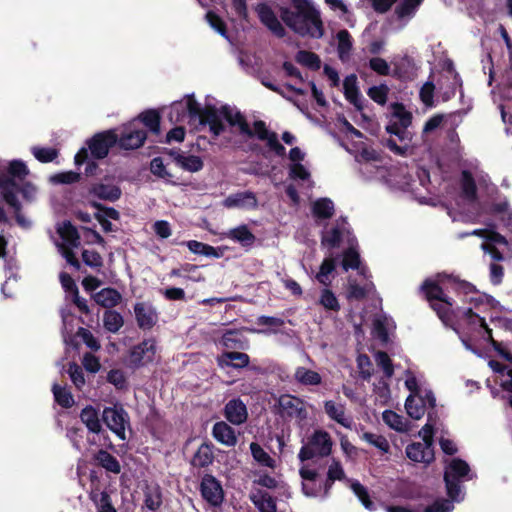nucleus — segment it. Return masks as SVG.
Instances as JSON below:
<instances>
[{"instance_id":"nucleus-1","label":"nucleus","mask_w":512,"mask_h":512,"mask_svg":"<svg viewBox=\"0 0 512 512\" xmlns=\"http://www.w3.org/2000/svg\"><path fill=\"white\" fill-rule=\"evenodd\" d=\"M293 10L282 7L280 15L283 22L301 36L321 38L323 25L320 13L308 0H292Z\"/></svg>"},{"instance_id":"nucleus-2","label":"nucleus","mask_w":512,"mask_h":512,"mask_svg":"<svg viewBox=\"0 0 512 512\" xmlns=\"http://www.w3.org/2000/svg\"><path fill=\"white\" fill-rule=\"evenodd\" d=\"M168 118L172 123H181L185 120H198L200 124H208L209 130L215 137L224 132L225 126L215 111L202 109L194 99L193 94L173 102L169 107Z\"/></svg>"},{"instance_id":"nucleus-3","label":"nucleus","mask_w":512,"mask_h":512,"mask_svg":"<svg viewBox=\"0 0 512 512\" xmlns=\"http://www.w3.org/2000/svg\"><path fill=\"white\" fill-rule=\"evenodd\" d=\"M28 172L27 166L20 160H13L8 164L0 160V186L7 184L10 191L21 192L24 200L32 202L36 198V187L30 183H22Z\"/></svg>"},{"instance_id":"nucleus-4","label":"nucleus","mask_w":512,"mask_h":512,"mask_svg":"<svg viewBox=\"0 0 512 512\" xmlns=\"http://www.w3.org/2000/svg\"><path fill=\"white\" fill-rule=\"evenodd\" d=\"M474 478L469 464L460 459L452 458L445 461L444 481L447 494L452 501L463 500L462 483Z\"/></svg>"},{"instance_id":"nucleus-5","label":"nucleus","mask_w":512,"mask_h":512,"mask_svg":"<svg viewBox=\"0 0 512 512\" xmlns=\"http://www.w3.org/2000/svg\"><path fill=\"white\" fill-rule=\"evenodd\" d=\"M336 480L346 481L363 506L369 511L375 510V504L370 500L367 489L359 481L346 478L341 463L336 459H332L328 466L327 477L325 479L327 487L330 490Z\"/></svg>"},{"instance_id":"nucleus-6","label":"nucleus","mask_w":512,"mask_h":512,"mask_svg":"<svg viewBox=\"0 0 512 512\" xmlns=\"http://www.w3.org/2000/svg\"><path fill=\"white\" fill-rule=\"evenodd\" d=\"M421 289L424 291L431 308L436 312L443 323H451L453 316L450 310L453 308V301L445 295L442 288L431 280H426Z\"/></svg>"},{"instance_id":"nucleus-7","label":"nucleus","mask_w":512,"mask_h":512,"mask_svg":"<svg viewBox=\"0 0 512 512\" xmlns=\"http://www.w3.org/2000/svg\"><path fill=\"white\" fill-rule=\"evenodd\" d=\"M332 446L333 441L328 432L321 429L315 430L302 445L298 459L304 462L314 457H327L331 454Z\"/></svg>"},{"instance_id":"nucleus-8","label":"nucleus","mask_w":512,"mask_h":512,"mask_svg":"<svg viewBox=\"0 0 512 512\" xmlns=\"http://www.w3.org/2000/svg\"><path fill=\"white\" fill-rule=\"evenodd\" d=\"M450 313L452 314L451 316H453V320L451 323L443 324L451 327L456 333L459 334L460 329H466L469 331L484 329L488 334V337H491V330L487 326L485 319L473 312L472 308H452Z\"/></svg>"},{"instance_id":"nucleus-9","label":"nucleus","mask_w":512,"mask_h":512,"mask_svg":"<svg viewBox=\"0 0 512 512\" xmlns=\"http://www.w3.org/2000/svg\"><path fill=\"white\" fill-rule=\"evenodd\" d=\"M299 475L301 477L302 492L306 497L320 499L328 497L330 489L315 469L303 465L299 469Z\"/></svg>"},{"instance_id":"nucleus-10","label":"nucleus","mask_w":512,"mask_h":512,"mask_svg":"<svg viewBox=\"0 0 512 512\" xmlns=\"http://www.w3.org/2000/svg\"><path fill=\"white\" fill-rule=\"evenodd\" d=\"M102 420L120 440L127 439L126 430L130 428V417L121 405L105 407L102 412Z\"/></svg>"},{"instance_id":"nucleus-11","label":"nucleus","mask_w":512,"mask_h":512,"mask_svg":"<svg viewBox=\"0 0 512 512\" xmlns=\"http://www.w3.org/2000/svg\"><path fill=\"white\" fill-rule=\"evenodd\" d=\"M57 232L62 239V243L58 244L60 253L71 266L79 269L80 263L71 250L80 244L76 228L70 222L65 221L58 226Z\"/></svg>"},{"instance_id":"nucleus-12","label":"nucleus","mask_w":512,"mask_h":512,"mask_svg":"<svg viewBox=\"0 0 512 512\" xmlns=\"http://www.w3.org/2000/svg\"><path fill=\"white\" fill-rule=\"evenodd\" d=\"M278 408L281 417L295 420L302 425L308 417V404L299 397L285 394L278 399Z\"/></svg>"},{"instance_id":"nucleus-13","label":"nucleus","mask_w":512,"mask_h":512,"mask_svg":"<svg viewBox=\"0 0 512 512\" xmlns=\"http://www.w3.org/2000/svg\"><path fill=\"white\" fill-rule=\"evenodd\" d=\"M412 122V114L401 104L394 107L391 116V122L387 125L386 130L389 134L395 135L400 141L411 140L410 133L407 128Z\"/></svg>"},{"instance_id":"nucleus-14","label":"nucleus","mask_w":512,"mask_h":512,"mask_svg":"<svg viewBox=\"0 0 512 512\" xmlns=\"http://www.w3.org/2000/svg\"><path fill=\"white\" fill-rule=\"evenodd\" d=\"M157 346L153 339H146L134 346L128 356L127 365L139 368L153 362L156 358Z\"/></svg>"},{"instance_id":"nucleus-15","label":"nucleus","mask_w":512,"mask_h":512,"mask_svg":"<svg viewBox=\"0 0 512 512\" xmlns=\"http://www.w3.org/2000/svg\"><path fill=\"white\" fill-rule=\"evenodd\" d=\"M361 157L362 160L359 161V170L367 179H385L386 181H390L389 179H386L387 174L392 176L396 171V168H392L388 171L383 165H381L380 161L372 157V153L368 151H364Z\"/></svg>"},{"instance_id":"nucleus-16","label":"nucleus","mask_w":512,"mask_h":512,"mask_svg":"<svg viewBox=\"0 0 512 512\" xmlns=\"http://www.w3.org/2000/svg\"><path fill=\"white\" fill-rule=\"evenodd\" d=\"M146 132L140 127V123L133 120L125 125L121 136L117 137L119 146L125 150L137 149L144 143Z\"/></svg>"},{"instance_id":"nucleus-17","label":"nucleus","mask_w":512,"mask_h":512,"mask_svg":"<svg viewBox=\"0 0 512 512\" xmlns=\"http://www.w3.org/2000/svg\"><path fill=\"white\" fill-rule=\"evenodd\" d=\"M117 143V134L112 131H105L96 134L88 141L91 156L95 159H102L107 156L109 149Z\"/></svg>"},{"instance_id":"nucleus-18","label":"nucleus","mask_w":512,"mask_h":512,"mask_svg":"<svg viewBox=\"0 0 512 512\" xmlns=\"http://www.w3.org/2000/svg\"><path fill=\"white\" fill-rule=\"evenodd\" d=\"M353 238L354 237L350 234L346 219L340 218L336 221L334 227L322 234L321 244L328 248H335L338 247L344 239L348 241Z\"/></svg>"},{"instance_id":"nucleus-19","label":"nucleus","mask_w":512,"mask_h":512,"mask_svg":"<svg viewBox=\"0 0 512 512\" xmlns=\"http://www.w3.org/2000/svg\"><path fill=\"white\" fill-rule=\"evenodd\" d=\"M220 115L231 127L237 128L239 134L243 137L251 138L254 135L245 117L236 108L222 106L220 109Z\"/></svg>"},{"instance_id":"nucleus-20","label":"nucleus","mask_w":512,"mask_h":512,"mask_svg":"<svg viewBox=\"0 0 512 512\" xmlns=\"http://www.w3.org/2000/svg\"><path fill=\"white\" fill-rule=\"evenodd\" d=\"M261 23L269 29L275 36L282 38L285 36V28L278 20L276 14L265 3H260L255 8Z\"/></svg>"},{"instance_id":"nucleus-21","label":"nucleus","mask_w":512,"mask_h":512,"mask_svg":"<svg viewBox=\"0 0 512 512\" xmlns=\"http://www.w3.org/2000/svg\"><path fill=\"white\" fill-rule=\"evenodd\" d=\"M201 495L211 505L218 506L222 503L224 495L219 481L211 475H205L201 481Z\"/></svg>"},{"instance_id":"nucleus-22","label":"nucleus","mask_w":512,"mask_h":512,"mask_svg":"<svg viewBox=\"0 0 512 512\" xmlns=\"http://www.w3.org/2000/svg\"><path fill=\"white\" fill-rule=\"evenodd\" d=\"M223 206L228 209L238 208L251 210L258 207V200L255 193L242 191L227 196L223 201Z\"/></svg>"},{"instance_id":"nucleus-23","label":"nucleus","mask_w":512,"mask_h":512,"mask_svg":"<svg viewBox=\"0 0 512 512\" xmlns=\"http://www.w3.org/2000/svg\"><path fill=\"white\" fill-rule=\"evenodd\" d=\"M137 324L141 329H151L158 320V313L152 304L139 302L134 306Z\"/></svg>"},{"instance_id":"nucleus-24","label":"nucleus","mask_w":512,"mask_h":512,"mask_svg":"<svg viewBox=\"0 0 512 512\" xmlns=\"http://www.w3.org/2000/svg\"><path fill=\"white\" fill-rule=\"evenodd\" d=\"M224 416L231 424L241 425L248 418L247 407L241 399H232L224 407Z\"/></svg>"},{"instance_id":"nucleus-25","label":"nucleus","mask_w":512,"mask_h":512,"mask_svg":"<svg viewBox=\"0 0 512 512\" xmlns=\"http://www.w3.org/2000/svg\"><path fill=\"white\" fill-rule=\"evenodd\" d=\"M407 457L418 463H430L434 459L433 448L431 443L416 442L406 447Z\"/></svg>"},{"instance_id":"nucleus-26","label":"nucleus","mask_w":512,"mask_h":512,"mask_svg":"<svg viewBox=\"0 0 512 512\" xmlns=\"http://www.w3.org/2000/svg\"><path fill=\"white\" fill-rule=\"evenodd\" d=\"M10 186L7 185V184H2L0 186V194L3 198V200L11 207L13 208L14 212H15V217H16V221L17 223L24 227V228H28L30 227L31 225V222L30 220L26 219L21 213H20V210H21V204L17 198V195L20 193V192H13V191H10Z\"/></svg>"},{"instance_id":"nucleus-27","label":"nucleus","mask_w":512,"mask_h":512,"mask_svg":"<svg viewBox=\"0 0 512 512\" xmlns=\"http://www.w3.org/2000/svg\"><path fill=\"white\" fill-rule=\"evenodd\" d=\"M212 435L216 441L227 447H233L237 444L235 430L224 421L216 422L213 425Z\"/></svg>"},{"instance_id":"nucleus-28","label":"nucleus","mask_w":512,"mask_h":512,"mask_svg":"<svg viewBox=\"0 0 512 512\" xmlns=\"http://www.w3.org/2000/svg\"><path fill=\"white\" fill-rule=\"evenodd\" d=\"M170 155L177 166L188 172H198L203 168V161L199 156L185 155L174 150L170 152Z\"/></svg>"},{"instance_id":"nucleus-29","label":"nucleus","mask_w":512,"mask_h":512,"mask_svg":"<svg viewBox=\"0 0 512 512\" xmlns=\"http://www.w3.org/2000/svg\"><path fill=\"white\" fill-rule=\"evenodd\" d=\"M348 249L344 252L342 267L345 271L348 269H359L360 273L366 277V269L364 267H360V256L356 249L357 243L355 238L349 239Z\"/></svg>"},{"instance_id":"nucleus-30","label":"nucleus","mask_w":512,"mask_h":512,"mask_svg":"<svg viewBox=\"0 0 512 512\" xmlns=\"http://www.w3.org/2000/svg\"><path fill=\"white\" fill-rule=\"evenodd\" d=\"M324 409L326 414L334 421L339 423L345 428H351L352 420L345 414V406L343 404H337L334 401H326L324 403Z\"/></svg>"},{"instance_id":"nucleus-31","label":"nucleus","mask_w":512,"mask_h":512,"mask_svg":"<svg viewBox=\"0 0 512 512\" xmlns=\"http://www.w3.org/2000/svg\"><path fill=\"white\" fill-rule=\"evenodd\" d=\"M93 299L104 308H113L121 302L122 295L114 288H103L93 295Z\"/></svg>"},{"instance_id":"nucleus-32","label":"nucleus","mask_w":512,"mask_h":512,"mask_svg":"<svg viewBox=\"0 0 512 512\" xmlns=\"http://www.w3.org/2000/svg\"><path fill=\"white\" fill-rule=\"evenodd\" d=\"M392 63L394 66V74L401 79H409L416 73L417 67L413 59L409 56L395 59Z\"/></svg>"},{"instance_id":"nucleus-33","label":"nucleus","mask_w":512,"mask_h":512,"mask_svg":"<svg viewBox=\"0 0 512 512\" xmlns=\"http://www.w3.org/2000/svg\"><path fill=\"white\" fill-rule=\"evenodd\" d=\"M295 381L303 386H317L322 382L321 375L306 367L299 366L294 372Z\"/></svg>"},{"instance_id":"nucleus-34","label":"nucleus","mask_w":512,"mask_h":512,"mask_svg":"<svg viewBox=\"0 0 512 512\" xmlns=\"http://www.w3.org/2000/svg\"><path fill=\"white\" fill-rule=\"evenodd\" d=\"M250 499L260 512H275L276 503L265 491L256 490L251 493Z\"/></svg>"},{"instance_id":"nucleus-35","label":"nucleus","mask_w":512,"mask_h":512,"mask_svg":"<svg viewBox=\"0 0 512 512\" xmlns=\"http://www.w3.org/2000/svg\"><path fill=\"white\" fill-rule=\"evenodd\" d=\"M80 419L92 433H99L102 429L98 411L92 406H86L80 413Z\"/></svg>"},{"instance_id":"nucleus-36","label":"nucleus","mask_w":512,"mask_h":512,"mask_svg":"<svg viewBox=\"0 0 512 512\" xmlns=\"http://www.w3.org/2000/svg\"><path fill=\"white\" fill-rule=\"evenodd\" d=\"M344 95L346 99L358 109L361 108V98L357 87V77L352 74L347 76L343 82Z\"/></svg>"},{"instance_id":"nucleus-37","label":"nucleus","mask_w":512,"mask_h":512,"mask_svg":"<svg viewBox=\"0 0 512 512\" xmlns=\"http://www.w3.org/2000/svg\"><path fill=\"white\" fill-rule=\"evenodd\" d=\"M227 237L235 242L240 243L243 247H251L256 239L246 225H241L231 229L227 233Z\"/></svg>"},{"instance_id":"nucleus-38","label":"nucleus","mask_w":512,"mask_h":512,"mask_svg":"<svg viewBox=\"0 0 512 512\" xmlns=\"http://www.w3.org/2000/svg\"><path fill=\"white\" fill-rule=\"evenodd\" d=\"M214 459V454L212 450V445L208 443H203L200 445V447L197 449L196 453L194 454L191 464L194 467L203 468L209 466Z\"/></svg>"},{"instance_id":"nucleus-39","label":"nucleus","mask_w":512,"mask_h":512,"mask_svg":"<svg viewBox=\"0 0 512 512\" xmlns=\"http://www.w3.org/2000/svg\"><path fill=\"white\" fill-rule=\"evenodd\" d=\"M312 213L316 219H329L334 214V203L329 198H320L313 202Z\"/></svg>"},{"instance_id":"nucleus-40","label":"nucleus","mask_w":512,"mask_h":512,"mask_svg":"<svg viewBox=\"0 0 512 512\" xmlns=\"http://www.w3.org/2000/svg\"><path fill=\"white\" fill-rule=\"evenodd\" d=\"M336 37H337V41H338L337 52H338L339 59L342 62H346L350 58L352 45H353L351 35L349 34V32L347 30H340L337 33Z\"/></svg>"},{"instance_id":"nucleus-41","label":"nucleus","mask_w":512,"mask_h":512,"mask_svg":"<svg viewBox=\"0 0 512 512\" xmlns=\"http://www.w3.org/2000/svg\"><path fill=\"white\" fill-rule=\"evenodd\" d=\"M375 287L372 282H366L363 286L356 283L354 280H349L347 289V298L349 300H362L368 294L374 291Z\"/></svg>"},{"instance_id":"nucleus-42","label":"nucleus","mask_w":512,"mask_h":512,"mask_svg":"<svg viewBox=\"0 0 512 512\" xmlns=\"http://www.w3.org/2000/svg\"><path fill=\"white\" fill-rule=\"evenodd\" d=\"M162 505V493L158 486H148L144 491V507L156 511Z\"/></svg>"},{"instance_id":"nucleus-43","label":"nucleus","mask_w":512,"mask_h":512,"mask_svg":"<svg viewBox=\"0 0 512 512\" xmlns=\"http://www.w3.org/2000/svg\"><path fill=\"white\" fill-rule=\"evenodd\" d=\"M187 248L194 254L203 255L211 258L221 257V253L213 246L199 242L196 240H189L185 242Z\"/></svg>"},{"instance_id":"nucleus-44","label":"nucleus","mask_w":512,"mask_h":512,"mask_svg":"<svg viewBox=\"0 0 512 512\" xmlns=\"http://www.w3.org/2000/svg\"><path fill=\"white\" fill-rule=\"evenodd\" d=\"M91 192L100 199L115 201L121 195L120 189L115 185L97 184L92 187Z\"/></svg>"},{"instance_id":"nucleus-45","label":"nucleus","mask_w":512,"mask_h":512,"mask_svg":"<svg viewBox=\"0 0 512 512\" xmlns=\"http://www.w3.org/2000/svg\"><path fill=\"white\" fill-rule=\"evenodd\" d=\"M462 197L468 202H474L477 198L475 181L468 171H463L461 175Z\"/></svg>"},{"instance_id":"nucleus-46","label":"nucleus","mask_w":512,"mask_h":512,"mask_svg":"<svg viewBox=\"0 0 512 512\" xmlns=\"http://www.w3.org/2000/svg\"><path fill=\"white\" fill-rule=\"evenodd\" d=\"M141 125H144L150 132L159 134L160 132V117L154 110H148L141 113L138 119H135Z\"/></svg>"},{"instance_id":"nucleus-47","label":"nucleus","mask_w":512,"mask_h":512,"mask_svg":"<svg viewBox=\"0 0 512 512\" xmlns=\"http://www.w3.org/2000/svg\"><path fill=\"white\" fill-rule=\"evenodd\" d=\"M405 409L408 415L413 419H420L425 413V404L422 396L410 395L405 402Z\"/></svg>"},{"instance_id":"nucleus-48","label":"nucleus","mask_w":512,"mask_h":512,"mask_svg":"<svg viewBox=\"0 0 512 512\" xmlns=\"http://www.w3.org/2000/svg\"><path fill=\"white\" fill-rule=\"evenodd\" d=\"M250 451L254 460L264 467L274 469L276 461L258 443L250 444Z\"/></svg>"},{"instance_id":"nucleus-49","label":"nucleus","mask_w":512,"mask_h":512,"mask_svg":"<svg viewBox=\"0 0 512 512\" xmlns=\"http://www.w3.org/2000/svg\"><path fill=\"white\" fill-rule=\"evenodd\" d=\"M423 0H401L395 9V13L399 19L412 18Z\"/></svg>"},{"instance_id":"nucleus-50","label":"nucleus","mask_w":512,"mask_h":512,"mask_svg":"<svg viewBox=\"0 0 512 512\" xmlns=\"http://www.w3.org/2000/svg\"><path fill=\"white\" fill-rule=\"evenodd\" d=\"M335 270V259L332 255L326 257L321 266L319 272L316 274V279L323 285L328 286L331 283L330 275Z\"/></svg>"},{"instance_id":"nucleus-51","label":"nucleus","mask_w":512,"mask_h":512,"mask_svg":"<svg viewBox=\"0 0 512 512\" xmlns=\"http://www.w3.org/2000/svg\"><path fill=\"white\" fill-rule=\"evenodd\" d=\"M123 317L114 310H107L103 315V324L109 332L116 333L123 326Z\"/></svg>"},{"instance_id":"nucleus-52","label":"nucleus","mask_w":512,"mask_h":512,"mask_svg":"<svg viewBox=\"0 0 512 512\" xmlns=\"http://www.w3.org/2000/svg\"><path fill=\"white\" fill-rule=\"evenodd\" d=\"M98 463L107 471L118 474L121 470L118 460L105 450H100L96 455Z\"/></svg>"},{"instance_id":"nucleus-53","label":"nucleus","mask_w":512,"mask_h":512,"mask_svg":"<svg viewBox=\"0 0 512 512\" xmlns=\"http://www.w3.org/2000/svg\"><path fill=\"white\" fill-rule=\"evenodd\" d=\"M221 362L234 368H244L249 364V356L241 352H227L223 355Z\"/></svg>"},{"instance_id":"nucleus-54","label":"nucleus","mask_w":512,"mask_h":512,"mask_svg":"<svg viewBox=\"0 0 512 512\" xmlns=\"http://www.w3.org/2000/svg\"><path fill=\"white\" fill-rule=\"evenodd\" d=\"M55 401L64 408H70L74 404V398L68 389L64 386L54 384L52 387Z\"/></svg>"},{"instance_id":"nucleus-55","label":"nucleus","mask_w":512,"mask_h":512,"mask_svg":"<svg viewBox=\"0 0 512 512\" xmlns=\"http://www.w3.org/2000/svg\"><path fill=\"white\" fill-rule=\"evenodd\" d=\"M362 440L379 449L382 453H388L390 444L388 440L379 434L364 432L361 436Z\"/></svg>"},{"instance_id":"nucleus-56","label":"nucleus","mask_w":512,"mask_h":512,"mask_svg":"<svg viewBox=\"0 0 512 512\" xmlns=\"http://www.w3.org/2000/svg\"><path fill=\"white\" fill-rule=\"evenodd\" d=\"M318 302L326 310H331L335 312L340 310V304L336 295L327 288L321 290Z\"/></svg>"},{"instance_id":"nucleus-57","label":"nucleus","mask_w":512,"mask_h":512,"mask_svg":"<svg viewBox=\"0 0 512 512\" xmlns=\"http://www.w3.org/2000/svg\"><path fill=\"white\" fill-rule=\"evenodd\" d=\"M383 421L390 428L403 432L406 430V423L402 416L398 415L396 412L391 410H386L382 414Z\"/></svg>"},{"instance_id":"nucleus-58","label":"nucleus","mask_w":512,"mask_h":512,"mask_svg":"<svg viewBox=\"0 0 512 512\" xmlns=\"http://www.w3.org/2000/svg\"><path fill=\"white\" fill-rule=\"evenodd\" d=\"M296 61L310 69L320 68L319 57L315 53L309 51H299L296 54Z\"/></svg>"},{"instance_id":"nucleus-59","label":"nucleus","mask_w":512,"mask_h":512,"mask_svg":"<svg viewBox=\"0 0 512 512\" xmlns=\"http://www.w3.org/2000/svg\"><path fill=\"white\" fill-rule=\"evenodd\" d=\"M375 361L379 367L383 369V372L387 378H391L394 369L390 357L386 352L378 351L375 354Z\"/></svg>"},{"instance_id":"nucleus-60","label":"nucleus","mask_w":512,"mask_h":512,"mask_svg":"<svg viewBox=\"0 0 512 512\" xmlns=\"http://www.w3.org/2000/svg\"><path fill=\"white\" fill-rule=\"evenodd\" d=\"M357 367L362 379H370L373 373V368L370 358L367 355L361 354L357 357Z\"/></svg>"},{"instance_id":"nucleus-61","label":"nucleus","mask_w":512,"mask_h":512,"mask_svg":"<svg viewBox=\"0 0 512 512\" xmlns=\"http://www.w3.org/2000/svg\"><path fill=\"white\" fill-rule=\"evenodd\" d=\"M389 92V88L382 84L379 86H373L368 90V96L380 105H384L387 101V95Z\"/></svg>"},{"instance_id":"nucleus-62","label":"nucleus","mask_w":512,"mask_h":512,"mask_svg":"<svg viewBox=\"0 0 512 512\" xmlns=\"http://www.w3.org/2000/svg\"><path fill=\"white\" fill-rule=\"evenodd\" d=\"M289 176L294 180L306 181L310 178V172L301 163H291L289 166Z\"/></svg>"},{"instance_id":"nucleus-63","label":"nucleus","mask_w":512,"mask_h":512,"mask_svg":"<svg viewBox=\"0 0 512 512\" xmlns=\"http://www.w3.org/2000/svg\"><path fill=\"white\" fill-rule=\"evenodd\" d=\"M107 381L114 385L117 389H124L127 386L125 374L120 369H112L107 374Z\"/></svg>"},{"instance_id":"nucleus-64","label":"nucleus","mask_w":512,"mask_h":512,"mask_svg":"<svg viewBox=\"0 0 512 512\" xmlns=\"http://www.w3.org/2000/svg\"><path fill=\"white\" fill-rule=\"evenodd\" d=\"M454 509L453 502L440 499L425 508L424 512H451Z\"/></svg>"}]
</instances>
